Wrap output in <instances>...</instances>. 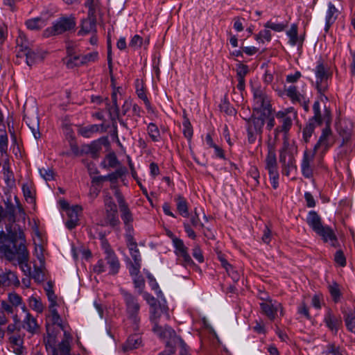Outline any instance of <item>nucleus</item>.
Instances as JSON below:
<instances>
[{"mask_svg":"<svg viewBox=\"0 0 355 355\" xmlns=\"http://www.w3.org/2000/svg\"><path fill=\"white\" fill-rule=\"evenodd\" d=\"M105 210H117L116 204L112 201V198L109 195L105 196L104 199Z\"/></svg>","mask_w":355,"mask_h":355,"instance_id":"69168bd1","label":"nucleus"},{"mask_svg":"<svg viewBox=\"0 0 355 355\" xmlns=\"http://www.w3.org/2000/svg\"><path fill=\"white\" fill-rule=\"evenodd\" d=\"M123 300L125 305V313L128 324L134 331L139 329L140 317L139 315L140 304L137 299L131 293L122 291Z\"/></svg>","mask_w":355,"mask_h":355,"instance_id":"20e7f679","label":"nucleus"},{"mask_svg":"<svg viewBox=\"0 0 355 355\" xmlns=\"http://www.w3.org/2000/svg\"><path fill=\"white\" fill-rule=\"evenodd\" d=\"M315 75V87L318 92L321 94H324L328 88V79L331 74L327 64L321 60H319L314 69Z\"/></svg>","mask_w":355,"mask_h":355,"instance_id":"6e6552de","label":"nucleus"},{"mask_svg":"<svg viewBox=\"0 0 355 355\" xmlns=\"http://www.w3.org/2000/svg\"><path fill=\"white\" fill-rule=\"evenodd\" d=\"M21 50L19 51L17 56L19 58H25V61L28 66H31L38 58L37 53L29 47L24 44H21Z\"/></svg>","mask_w":355,"mask_h":355,"instance_id":"a878e982","label":"nucleus"},{"mask_svg":"<svg viewBox=\"0 0 355 355\" xmlns=\"http://www.w3.org/2000/svg\"><path fill=\"white\" fill-rule=\"evenodd\" d=\"M177 210L183 217H189L188 203L184 198L178 196L175 198Z\"/></svg>","mask_w":355,"mask_h":355,"instance_id":"f704fd0d","label":"nucleus"},{"mask_svg":"<svg viewBox=\"0 0 355 355\" xmlns=\"http://www.w3.org/2000/svg\"><path fill=\"white\" fill-rule=\"evenodd\" d=\"M39 172L42 178L46 181L53 180V172L49 167H42L39 169Z\"/></svg>","mask_w":355,"mask_h":355,"instance_id":"bf43d9fd","label":"nucleus"},{"mask_svg":"<svg viewBox=\"0 0 355 355\" xmlns=\"http://www.w3.org/2000/svg\"><path fill=\"white\" fill-rule=\"evenodd\" d=\"M49 17L46 14H42L41 16L30 19L26 21L27 28L31 31L40 30L46 25Z\"/></svg>","mask_w":355,"mask_h":355,"instance_id":"b1692460","label":"nucleus"},{"mask_svg":"<svg viewBox=\"0 0 355 355\" xmlns=\"http://www.w3.org/2000/svg\"><path fill=\"white\" fill-rule=\"evenodd\" d=\"M281 125L275 129V139H277L279 132H283V139L290 138L289 130L292 126L293 121L296 117V112L292 108L280 111L276 114Z\"/></svg>","mask_w":355,"mask_h":355,"instance_id":"423d86ee","label":"nucleus"},{"mask_svg":"<svg viewBox=\"0 0 355 355\" xmlns=\"http://www.w3.org/2000/svg\"><path fill=\"white\" fill-rule=\"evenodd\" d=\"M17 259H19V261L16 262V266L18 265L19 266L20 269L25 275H31V268L28 263L29 254H26L24 252H21L20 255L17 257Z\"/></svg>","mask_w":355,"mask_h":355,"instance_id":"7c9ffc66","label":"nucleus"},{"mask_svg":"<svg viewBox=\"0 0 355 355\" xmlns=\"http://www.w3.org/2000/svg\"><path fill=\"white\" fill-rule=\"evenodd\" d=\"M98 58V52L94 51L87 55L81 56V61H79L78 63H82V64H85L89 62H95L96 60H97Z\"/></svg>","mask_w":355,"mask_h":355,"instance_id":"864d4df0","label":"nucleus"},{"mask_svg":"<svg viewBox=\"0 0 355 355\" xmlns=\"http://www.w3.org/2000/svg\"><path fill=\"white\" fill-rule=\"evenodd\" d=\"M8 341L11 345L13 352L17 355H21L24 352V336L19 334H15V335H10L8 337Z\"/></svg>","mask_w":355,"mask_h":355,"instance_id":"393cba45","label":"nucleus"},{"mask_svg":"<svg viewBox=\"0 0 355 355\" xmlns=\"http://www.w3.org/2000/svg\"><path fill=\"white\" fill-rule=\"evenodd\" d=\"M21 327L27 332L31 334H35L40 330V325L38 324L36 318L30 313H27V314L25 315L21 322Z\"/></svg>","mask_w":355,"mask_h":355,"instance_id":"4be33fe9","label":"nucleus"},{"mask_svg":"<svg viewBox=\"0 0 355 355\" xmlns=\"http://www.w3.org/2000/svg\"><path fill=\"white\" fill-rule=\"evenodd\" d=\"M335 261L340 266H345L346 264L345 257L341 250H338L334 256Z\"/></svg>","mask_w":355,"mask_h":355,"instance_id":"774afa93","label":"nucleus"},{"mask_svg":"<svg viewBox=\"0 0 355 355\" xmlns=\"http://www.w3.org/2000/svg\"><path fill=\"white\" fill-rule=\"evenodd\" d=\"M141 345V338L139 334H134L130 336L125 345L123 350L127 351L129 349H134L138 348Z\"/></svg>","mask_w":355,"mask_h":355,"instance_id":"c9c22d12","label":"nucleus"},{"mask_svg":"<svg viewBox=\"0 0 355 355\" xmlns=\"http://www.w3.org/2000/svg\"><path fill=\"white\" fill-rule=\"evenodd\" d=\"M183 125V133L184 136L188 139H191L193 136V128L187 116H184V121L182 122Z\"/></svg>","mask_w":355,"mask_h":355,"instance_id":"de8ad7c7","label":"nucleus"},{"mask_svg":"<svg viewBox=\"0 0 355 355\" xmlns=\"http://www.w3.org/2000/svg\"><path fill=\"white\" fill-rule=\"evenodd\" d=\"M286 95L291 99L293 103H301L304 101L303 95L300 94L295 86H290L286 90Z\"/></svg>","mask_w":355,"mask_h":355,"instance_id":"ea45409f","label":"nucleus"},{"mask_svg":"<svg viewBox=\"0 0 355 355\" xmlns=\"http://www.w3.org/2000/svg\"><path fill=\"white\" fill-rule=\"evenodd\" d=\"M308 225L315 232L319 227L322 226L321 218L315 211H311L306 218Z\"/></svg>","mask_w":355,"mask_h":355,"instance_id":"2f4dec72","label":"nucleus"},{"mask_svg":"<svg viewBox=\"0 0 355 355\" xmlns=\"http://www.w3.org/2000/svg\"><path fill=\"white\" fill-rule=\"evenodd\" d=\"M344 320L347 329L353 332L355 330V311L349 310L348 311H343Z\"/></svg>","mask_w":355,"mask_h":355,"instance_id":"4c0bfd02","label":"nucleus"},{"mask_svg":"<svg viewBox=\"0 0 355 355\" xmlns=\"http://www.w3.org/2000/svg\"><path fill=\"white\" fill-rule=\"evenodd\" d=\"M329 292L335 302L338 301L340 297V290L336 283H333L329 286Z\"/></svg>","mask_w":355,"mask_h":355,"instance_id":"e2e57ef3","label":"nucleus"},{"mask_svg":"<svg viewBox=\"0 0 355 355\" xmlns=\"http://www.w3.org/2000/svg\"><path fill=\"white\" fill-rule=\"evenodd\" d=\"M315 153L305 150L303 155V158L301 164V168L302 175L306 178H311L313 176V162L315 157Z\"/></svg>","mask_w":355,"mask_h":355,"instance_id":"a211bd4d","label":"nucleus"},{"mask_svg":"<svg viewBox=\"0 0 355 355\" xmlns=\"http://www.w3.org/2000/svg\"><path fill=\"white\" fill-rule=\"evenodd\" d=\"M324 322L334 334H337L338 328L342 324L341 319L335 316L331 311H328L325 314Z\"/></svg>","mask_w":355,"mask_h":355,"instance_id":"5701e85b","label":"nucleus"},{"mask_svg":"<svg viewBox=\"0 0 355 355\" xmlns=\"http://www.w3.org/2000/svg\"><path fill=\"white\" fill-rule=\"evenodd\" d=\"M101 246L104 250L105 256H107V262L108 264H110V272H116L119 266V261L116 255L110 248V245L107 240L104 238L101 239Z\"/></svg>","mask_w":355,"mask_h":355,"instance_id":"f3484780","label":"nucleus"},{"mask_svg":"<svg viewBox=\"0 0 355 355\" xmlns=\"http://www.w3.org/2000/svg\"><path fill=\"white\" fill-rule=\"evenodd\" d=\"M112 103L113 105L109 109V112L112 121H115L116 119L119 118V109L117 105L116 94V93L112 94Z\"/></svg>","mask_w":355,"mask_h":355,"instance_id":"37998d69","label":"nucleus"},{"mask_svg":"<svg viewBox=\"0 0 355 355\" xmlns=\"http://www.w3.org/2000/svg\"><path fill=\"white\" fill-rule=\"evenodd\" d=\"M287 35L290 38V44L293 46L297 44L298 42L297 37V26L296 24H293L287 32Z\"/></svg>","mask_w":355,"mask_h":355,"instance_id":"3c124183","label":"nucleus"},{"mask_svg":"<svg viewBox=\"0 0 355 355\" xmlns=\"http://www.w3.org/2000/svg\"><path fill=\"white\" fill-rule=\"evenodd\" d=\"M272 35L270 28H266L259 32V34L255 35V40L259 42L263 43L264 40L270 42L271 40Z\"/></svg>","mask_w":355,"mask_h":355,"instance_id":"49530a36","label":"nucleus"},{"mask_svg":"<svg viewBox=\"0 0 355 355\" xmlns=\"http://www.w3.org/2000/svg\"><path fill=\"white\" fill-rule=\"evenodd\" d=\"M105 222L112 227L119 226L120 221L117 210H105Z\"/></svg>","mask_w":355,"mask_h":355,"instance_id":"e433bc0d","label":"nucleus"},{"mask_svg":"<svg viewBox=\"0 0 355 355\" xmlns=\"http://www.w3.org/2000/svg\"><path fill=\"white\" fill-rule=\"evenodd\" d=\"M119 268L120 265L119 266L116 272H111L110 269V264L107 263V256H105V259L98 260L96 264L93 266V271L97 274L107 272L108 275H115L119 272Z\"/></svg>","mask_w":355,"mask_h":355,"instance_id":"c756f323","label":"nucleus"},{"mask_svg":"<svg viewBox=\"0 0 355 355\" xmlns=\"http://www.w3.org/2000/svg\"><path fill=\"white\" fill-rule=\"evenodd\" d=\"M49 302V317L51 318V321L55 325H57L58 327H60L63 329V323L62 318L58 314L56 306H58V297L57 295L54 293V291L49 292V293L46 294Z\"/></svg>","mask_w":355,"mask_h":355,"instance_id":"4468645a","label":"nucleus"},{"mask_svg":"<svg viewBox=\"0 0 355 355\" xmlns=\"http://www.w3.org/2000/svg\"><path fill=\"white\" fill-rule=\"evenodd\" d=\"M29 128L31 129L35 139L40 138L41 134L39 130V120L37 117H35L29 121L28 123Z\"/></svg>","mask_w":355,"mask_h":355,"instance_id":"a18cd8bd","label":"nucleus"},{"mask_svg":"<svg viewBox=\"0 0 355 355\" xmlns=\"http://www.w3.org/2000/svg\"><path fill=\"white\" fill-rule=\"evenodd\" d=\"M142 294H143V297L144 299L147 302V303L149 304L150 306V309H153V307H157L158 306V304L159 303H157V300L152 295H150L149 293H143L142 292Z\"/></svg>","mask_w":355,"mask_h":355,"instance_id":"0e129e2a","label":"nucleus"},{"mask_svg":"<svg viewBox=\"0 0 355 355\" xmlns=\"http://www.w3.org/2000/svg\"><path fill=\"white\" fill-rule=\"evenodd\" d=\"M334 137L329 125L322 130L320 138L315 145L313 150L317 152L321 150L322 152L327 151L334 143Z\"/></svg>","mask_w":355,"mask_h":355,"instance_id":"2eb2a0df","label":"nucleus"},{"mask_svg":"<svg viewBox=\"0 0 355 355\" xmlns=\"http://www.w3.org/2000/svg\"><path fill=\"white\" fill-rule=\"evenodd\" d=\"M127 246L130 250L131 257L134 261H141L140 252L137 248V242L134 240L131 234H125Z\"/></svg>","mask_w":355,"mask_h":355,"instance_id":"cd10ccee","label":"nucleus"},{"mask_svg":"<svg viewBox=\"0 0 355 355\" xmlns=\"http://www.w3.org/2000/svg\"><path fill=\"white\" fill-rule=\"evenodd\" d=\"M8 300L13 306H19L22 304V298L15 293H9Z\"/></svg>","mask_w":355,"mask_h":355,"instance_id":"4d7b16f0","label":"nucleus"},{"mask_svg":"<svg viewBox=\"0 0 355 355\" xmlns=\"http://www.w3.org/2000/svg\"><path fill=\"white\" fill-rule=\"evenodd\" d=\"M314 130V126L311 123H308L303 129V138L306 142H308L309 139L311 137Z\"/></svg>","mask_w":355,"mask_h":355,"instance_id":"052dcab7","label":"nucleus"},{"mask_svg":"<svg viewBox=\"0 0 355 355\" xmlns=\"http://www.w3.org/2000/svg\"><path fill=\"white\" fill-rule=\"evenodd\" d=\"M19 280L15 272L10 270L0 272V293L3 292L6 287L19 286Z\"/></svg>","mask_w":355,"mask_h":355,"instance_id":"dca6fc26","label":"nucleus"},{"mask_svg":"<svg viewBox=\"0 0 355 355\" xmlns=\"http://www.w3.org/2000/svg\"><path fill=\"white\" fill-rule=\"evenodd\" d=\"M269 116L253 112L252 118L248 121V139L250 143H254L259 137H261L266 119Z\"/></svg>","mask_w":355,"mask_h":355,"instance_id":"39448f33","label":"nucleus"},{"mask_svg":"<svg viewBox=\"0 0 355 355\" xmlns=\"http://www.w3.org/2000/svg\"><path fill=\"white\" fill-rule=\"evenodd\" d=\"M35 254L38 259L41 266H44L45 259L44 255V248L42 245L35 243Z\"/></svg>","mask_w":355,"mask_h":355,"instance_id":"5fc2aeb1","label":"nucleus"},{"mask_svg":"<svg viewBox=\"0 0 355 355\" xmlns=\"http://www.w3.org/2000/svg\"><path fill=\"white\" fill-rule=\"evenodd\" d=\"M114 195L116 198L117 202L119 203V209L121 211V218L123 222L124 227L126 231V234H132L134 231L133 227V216L130 209L128 208V205L124 201V199L120 192L115 189Z\"/></svg>","mask_w":355,"mask_h":355,"instance_id":"1a4fd4ad","label":"nucleus"},{"mask_svg":"<svg viewBox=\"0 0 355 355\" xmlns=\"http://www.w3.org/2000/svg\"><path fill=\"white\" fill-rule=\"evenodd\" d=\"M313 110L314 112V116H313V120H314L318 123H321L322 121H324L327 123H329L331 121V114L330 111L325 108L324 113L322 116L320 110V103L319 101H315L313 105Z\"/></svg>","mask_w":355,"mask_h":355,"instance_id":"bb28decb","label":"nucleus"},{"mask_svg":"<svg viewBox=\"0 0 355 355\" xmlns=\"http://www.w3.org/2000/svg\"><path fill=\"white\" fill-rule=\"evenodd\" d=\"M193 257L200 263H202L204 261V257L202 255V252L200 246L196 245L194 246L192 252Z\"/></svg>","mask_w":355,"mask_h":355,"instance_id":"338daca9","label":"nucleus"},{"mask_svg":"<svg viewBox=\"0 0 355 355\" xmlns=\"http://www.w3.org/2000/svg\"><path fill=\"white\" fill-rule=\"evenodd\" d=\"M79 61H81V56L75 53L68 51V67L69 65L72 67L81 65L82 63H78Z\"/></svg>","mask_w":355,"mask_h":355,"instance_id":"6e6d98bb","label":"nucleus"},{"mask_svg":"<svg viewBox=\"0 0 355 355\" xmlns=\"http://www.w3.org/2000/svg\"><path fill=\"white\" fill-rule=\"evenodd\" d=\"M82 216L83 208L81 206L75 205L69 207L68 205V229H73L78 225Z\"/></svg>","mask_w":355,"mask_h":355,"instance_id":"6ab92c4d","label":"nucleus"},{"mask_svg":"<svg viewBox=\"0 0 355 355\" xmlns=\"http://www.w3.org/2000/svg\"><path fill=\"white\" fill-rule=\"evenodd\" d=\"M117 164L118 161L114 153L108 154L101 162L104 168H115Z\"/></svg>","mask_w":355,"mask_h":355,"instance_id":"79ce46f5","label":"nucleus"},{"mask_svg":"<svg viewBox=\"0 0 355 355\" xmlns=\"http://www.w3.org/2000/svg\"><path fill=\"white\" fill-rule=\"evenodd\" d=\"M78 131L83 137L88 138L94 133L99 131V126L98 125H89L85 127L78 128Z\"/></svg>","mask_w":355,"mask_h":355,"instance_id":"a19ab883","label":"nucleus"},{"mask_svg":"<svg viewBox=\"0 0 355 355\" xmlns=\"http://www.w3.org/2000/svg\"><path fill=\"white\" fill-rule=\"evenodd\" d=\"M96 20L94 18L88 17L83 20L81 30L79 31V34L96 33Z\"/></svg>","mask_w":355,"mask_h":355,"instance_id":"473e14b6","label":"nucleus"},{"mask_svg":"<svg viewBox=\"0 0 355 355\" xmlns=\"http://www.w3.org/2000/svg\"><path fill=\"white\" fill-rule=\"evenodd\" d=\"M265 168L268 171L272 187L277 189L278 187L279 172L275 146L268 145V154L265 159Z\"/></svg>","mask_w":355,"mask_h":355,"instance_id":"0eeeda50","label":"nucleus"},{"mask_svg":"<svg viewBox=\"0 0 355 355\" xmlns=\"http://www.w3.org/2000/svg\"><path fill=\"white\" fill-rule=\"evenodd\" d=\"M338 11L332 3H328V8L325 16V31H328L329 27L333 24L337 17Z\"/></svg>","mask_w":355,"mask_h":355,"instance_id":"c85d7f7f","label":"nucleus"},{"mask_svg":"<svg viewBox=\"0 0 355 355\" xmlns=\"http://www.w3.org/2000/svg\"><path fill=\"white\" fill-rule=\"evenodd\" d=\"M254 113H262L263 115H270L271 108L270 101L262 89H254Z\"/></svg>","mask_w":355,"mask_h":355,"instance_id":"9d476101","label":"nucleus"},{"mask_svg":"<svg viewBox=\"0 0 355 355\" xmlns=\"http://www.w3.org/2000/svg\"><path fill=\"white\" fill-rule=\"evenodd\" d=\"M66 30L67 18L62 17L56 21L51 27L46 28L43 33V35L45 37L58 35L64 33Z\"/></svg>","mask_w":355,"mask_h":355,"instance_id":"aec40b11","label":"nucleus"},{"mask_svg":"<svg viewBox=\"0 0 355 355\" xmlns=\"http://www.w3.org/2000/svg\"><path fill=\"white\" fill-rule=\"evenodd\" d=\"M21 252L29 254L23 232L19 231L18 236L8 235L3 241H0L1 255L14 266H16V262L19 261L17 257Z\"/></svg>","mask_w":355,"mask_h":355,"instance_id":"f257e3e1","label":"nucleus"},{"mask_svg":"<svg viewBox=\"0 0 355 355\" xmlns=\"http://www.w3.org/2000/svg\"><path fill=\"white\" fill-rule=\"evenodd\" d=\"M315 232L320 236L324 242H329L333 246L336 245L337 242L336 236L333 230L329 226L322 225Z\"/></svg>","mask_w":355,"mask_h":355,"instance_id":"412c9836","label":"nucleus"},{"mask_svg":"<svg viewBox=\"0 0 355 355\" xmlns=\"http://www.w3.org/2000/svg\"><path fill=\"white\" fill-rule=\"evenodd\" d=\"M297 153V146L295 141L291 138L283 139L279 149V162L282 164V173L286 176H290L291 173L296 171V162L295 155Z\"/></svg>","mask_w":355,"mask_h":355,"instance_id":"7ed1b4c3","label":"nucleus"},{"mask_svg":"<svg viewBox=\"0 0 355 355\" xmlns=\"http://www.w3.org/2000/svg\"><path fill=\"white\" fill-rule=\"evenodd\" d=\"M44 266H41V264L39 266L35 265V269L33 274V278L37 282H41L44 279Z\"/></svg>","mask_w":355,"mask_h":355,"instance_id":"8fccbe9b","label":"nucleus"},{"mask_svg":"<svg viewBox=\"0 0 355 355\" xmlns=\"http://www.w3.org/2000/svg\"><path fill=\"white\" fill-rule=\"evenodd\" d=\"M147 130L148 135L150 137L153 141H158L159 140L160 132L157 126L155 123H150L148 125Z\"/></svg>","mask_w":355,"mask_h":355,"instance_id":"c03bdc74","label":"nucleus"},{"mask_svg":"<svg viewBox=\"0 0 355 355\" xmlns=\"http://www.w3.org/2000/svg\"><path fill=\"white\" fill-rule=\"evenodd\" d=\"M260 306L263 313L271 320H275L279 311L282 315L284 314L282 304L270 298L264 300Z\"/></svg>","mask_w":355,"mask_h":355,"instance_id":"ddd939ff","label":"nucleus"},{"mask_svg":"<svg viewBox=\"0 0 355 355\" xmlns=\"http://www.w3.org/2000/svg\"><path fill=\"white\" fill-rule=\"evenodd\" d=\"M171 237L173 245L175 248V254L178 257L179 260L182 262V264L186 267L194 266V262L189 254L188 248L185 246L183 241L173 235Z\"/></svg>","mask_w":355,"mask_h":355,"instance_id":"f8f14e48","label":"nucleus"},{"mask_svg":"<svg viewBox=\"0 0 355 355\" xmlns=\"http://www.w3.org/2000/svg\"><path fill=\"white\" fill-rule=\"evenodd\" d=\"M286 27V25L282 23H276L272 21H268L264 24V28H270V30H272L275 32H282L284 31Z\"/></svg>","mask_w":355,"mask_h":355,"instance_id":"603ef678","label":"nucleus"},{"mask_svg":"<svg viewBox=\"0 0 355 355\" xmlns=\"http://www.w3.org/2000/svg\"><path fill=\"white\" fill-rule=\"evenodd\" d=\"M168 306L159 304L158 306L150 309V322L152 324V331L161 338H173L175 332L168 326H162L164 321L169 320Z\"/></svg>","mask_w":355,"mask_h":355,"instance_id":"f03ea898","label":"nucleus"},{"mask_svg":"<svg viewBox=\"0 0 355 355\" xmlns=\"http://www.w3.org/2000/svg\"><path fill=\"white\" fill-rule=\"evenodd\" d=\"M101 148V143L100 141L97 140L92 142L90 144L84 146L83 150L85 153L89 154L92 157H96Z\"/></svg>","mask_w":355,"mask_h":355,"instance_id":"72a5a7b5","label":"nucleus"},{"mask_svg":"<svg viewBox=\"0 0 355 355\" xmlns=\"http://www.w3.org/2000/svg\"><path fill=\"white\" fill-rule=\"evenodd\" d=\"M142 44L143 39L139 35H135L130 40L129 46L134 49H137L141 47Z\"/></svg>","mask_w":355,"mask_h":355,"instance_id":"680f3d73","label":"nucleus"},{"mask_svg":"<svg viewBox=\"0 0 355 355\" xmlns=\"http://www.w3.org/2000/svg\"><path fill=\"white\" fill-rule=\"evenodd\" d=\"M28 303L29 306L38 313H42L44 310L45 306L39 297L31 296L28 299Z\"/></svg>","mask_w":355,"mask_h":355,"instance_id":"58836bf2","label":"nucleus"},{"mask_svg":"<svg viewBox=\"0 0 355 355\" xmlns=\"http://www.w3.org/2000/svg\"><path fill=\"white\" fill-rule=\"evenodd\" d=\"M63 332V336L60 340H56L55 338L49 337L46 342V347L52 355H67V331L59 327Z\"/></svg>","mask_w":355,"mask_h":355,"instance_id":"9b49d317","label":"nucleus"},{"mask_svg":"<svg viewBox=\"0 0 355 355\" xmlns=\"http://www.w3.org/2000/svg\"><path fill=\"white\" fill-rule=\"evenodd\" d=\"M8 136L4 130H0V152L1 155L6 153L8 148Z\"/></svg>","mask_w":355,"mask_h":355,"instance_id":"09e8293b","label":"nucleus"},{"mask_svg":"<svg viewBox=\"0 0 355 355\" xmlns=\"http://www.w3.org/2000/svg\"><path fill=\"white\" fill-rule=\"evenodd\" d=\"M248 175L253 180V182H252V185L254 187L257 186L259 184V173L257 167L252 166L249 171Z\"/></svg>","mask_w":355,"mask_h":355,"instance_id":"13d9d810","label":"nucleus"}]
</instances>
